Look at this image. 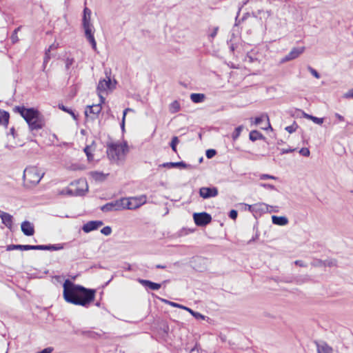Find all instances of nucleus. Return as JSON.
Here are the masks:
<instances>
[{"label": "nucleus", "instance_id": "nucleus-1", "mask_svg": "<svg viewBox=\"0 0 353 353\" xmlns=\"http://www.w3.org/2000/svg\"><path fill=\"white\" fill-rule=\"evenodd\" d=\"M63 288V298L68 303L88 307L94 300L96 290L94 289L75 284L69 279L65 281Z\"/></svg>", "mask_w": 353, "mask_h": 353}, {"label": "nucleus", "instance_id": "nucleus-2", "mask_svg": "<svg viewBox=\"0 0 353 353\" xmlns=\"http://www.w3.org/2000/svg\"><path fill=\"white\" fill-rule=\"evenodd\" d=\"M13 111L24 119L31 131L40 130L45 125L43 116L34 108L15 106Z\"/></svg>", "mask_w": 353, "mask_h": 353}, {"label": "nucleus", "instance_id": "nucleus-3", "mask_svg": "<svg viewBox=\"0 0 353 353\" xmlns=\"http://www.w3.org/2000/svg\"><path fill=\"white\" fill-rule=\"evenodd\" d=\"M13 111L24 119L31 131L40 130L45 125L43 116L34 108L15 106Z\"/></svg>", "mask_w": 353, "mask_h": 353}, {"label": "nucleus", "instance_id": "nucleus-4", "mask_svg": "<svg viewBox=\"0 0 353 353\" xmlns=\"http://www.w3.org/2000/svg\"><path fill=\"white\" fill-rule=\"evenodd\" d=\"M63 249V244H54V245H8L6 247L7 251H11L14 250H49V251H57Z\"/></svg>", "mask_w": 353, "mask_h": 353}, {"label": "nucleus", "instance_id": "nucleus-5", "mask_svg": "<svg viewBox=\"0 0 353 353\" xmlns=\"http://www.w3.org/2000/svg\"><path fill=\"white\" fill-rule=\"evenodd\" d=\"M44 173L41 174L38 168L34 166L26 168L23 171V179L25 186L31 188L39 183Z\"/></svg>", "mask_w": 353, "mask_h": 353}, {"label": "nucleus", "instance_id": "nucleus-6", "mask_svg": "<svg viewBox=\"0 0 353 353\" xmlns=\"http://www.w3.org/2000/svg\"><path fill=\"white\" fill-rule=\"evenodd\" d=\"M126 151H128L126 144L110 143L108 145L107 155L110 159L117 161Z\"/></svg>", "mask_w": 353, "mask_h": 353}, {"label": "nucleus", "instance_id": "nucleus-7", "mask_svg": "<svg viewBox=\"0 0 353 353\" xmlns=\"http://www.w3.org/2000/svg\"><path fill=\"white\" fill-rule=\"evenodd\" d=\"M121 200L123 203V209L135 210L146 203L147 197L145 195H141L135 197L122 198Z\"/></svg>", "mask_w": 353, "mask_h": 353}, {"label": "nucleus", "instance_id": "nucleus-8", "mask_svg": "<svg viewBox=\"0 0 353 353\" xmlns=\"http://www.w3.org/2000/svg\"><path fill=\"white\" fill-rule=\"evenodd\" d=\"M193 219L197 226H205L212 221V216L207 212L194 213Z\"/></svg>", "mask_w": 353, "mask_h": 353}, {"label": "nucleus", "instance_id": "nucleus-9", "mask_svg": "<svg viewBox=\"0 0 353 353\" xmlns=\"http://www.w3.org/2000/svg\"><path fill=\"white\" fill-rule=\"evenodd\" d=\"M84 30L85 37L88 41L91 44L92 48L97 50V43L94 37V27L92 24H82Z\"/></svg>", "mask_w": 353, "mask_h": 353}, {"label": "nucleus", "instance_id": "nucleus-10", "mask_svg": "<svg viewBox=\"0 0 353 353\" xmlns=\"http://www.w3.org/2000/svg\"><path fill=\"white\" fill-rule=\"evenodd\" d=\"M114 85L112 84L110 77H107V79H102L99 81L97 85V91L99 93L101 102L104 101V98L100 94V93L102 92H105L108 90H112L114 88Z\"/></svg>", "mask_w": 353, "mask_h": 353}, {"label": "nucleus", "instance_id": "nucleus-11", "mask_svg": "<svg viewBox=\"0 0 353 353\" xmlns=\"http://www.w3.org/2000/svg\"><path fill=\"white\" fill-rule=\"evenodd\" d=\"M121 199L108 203L101 207V210L104 212L111 211H118L123 209Z\"/></svg>", "mask_w": 353, "mask_h": 353}, {"label": "nucleus", "instance_id": "nucleus-12", "mask_svg": "<svg viewBox=\"0 0 353 353\" xmlns=\"http://www.w3.org/2000/svg\"><path fill=\"white\" fill-rule=\"evenodd\" d=\"M305 49V47L293 48L291 51L281 60V63H283L298 58L304 52Z\"/></svg>", "mask_w": 353, "mask_h": 353}, {"label": "nucleus", "instance_id": "nucleus-13", "mask_svg": "<svg viewBox=\"0 0 353 353\" xmlns=\"http://www.w3.org/2000/svg\"><path fill=\"white\" fill-rule=\"evenodd\" d=\"M218 194V189L216 187H202L199 189V195L204 199L215 197Z\"/></svg>", "mask_w": 353, "mask_h": 353}, {"label": "nucleus", "instance_id": "nucleus-14", "mask_svg": "<svg viewBox=\"0 0 353 353\" xmlns=\"http://www.w3.org/2000/svg\"><path fill=\"white\" fill-rule=\"evenodd\" d=\"M103 225V223L102 221H90L83 225L82 230L84 232L88 233L93 230H97Z\"/></svg>", "mask_w": 353, "mask_h": 353}, {"label": "nucleus", "instance_id": "nucleus-15", "mask_svg": "<svg viewBox=\"0 0 353 353\" xmlns=\"http://www.w3.org/2000/svg\"><path fill=\"white\" fill-rule=\"evenodd\" d=\"M159 167L167 168H192V166L190 164H187L183 161L179 162H168L163 163L159 165Z\"/></svg>", "mask_w": 353, "mask_h": 353}, {"label": "nucleus", "instance_id": "nucleus-16", "mask_svg": "<svg viewBox=\"0 0 353 353\" xmlns=\"http://www.w3.org/2000/svg\"><path fill=\"white\" fill-rule=\"evenodd\" d=\"M318 353H333V349L326 342L323 341H315Z\"/></svg>", "mask_w": 353, "mask_h": 353}, {"label": "nucleus", "instance_id": "nucleus-17", "mask_svg": "<svg viewBox=\"0 0 353 353\" xmlns=\"http://www.w3.org/2000/svg\"><path fill=\"white\" fill-rule=\"evenodd\" d=\"M21 231L26 236H32L34 233V225L28 221H25L21 225Z\"/></svg>", "mask_w": 353, "mask_h": 353}, {"label": "nucleus", "instance_id": "nucleus-18", "mask_svg": "<svg viewBox=\"0 0 353 353\" xmlns=\"http://www.w3.org/2000/svg\"><path fill=\"white\" fill-rule=\"evenodd\" d=\"M0 218L2 223L9 229H11L13 224V216L9 213L1 211Z\"/></svg>", "mask_w": 353, "mask_h": 353}, {"label": "nucleus", "instance_id": "nucleus-19", "mask_svg": "<svg viewBox=\"0 0 353 353\" xmlns=\"http://www.w3.org/2000/svg\"><path fill=\"white\" fill-rule=\"evenodd\" d=\"M138 281L145 288H149L152 290H158L161 287V285L160 283H154L150 280L139 279Z\"/></svg>", "mask_w": 353, "mask_h": 353}, {"label": "nucleus", "instance_id": "nucleus-20", "mask_svg": "<svg viewBox=\"0 0 353 353\" xmlns=\"http://www.w3.org/2000/svg\"><path fill=\"white\" fill-rule=\"evenodd\" d=\"M84 193V190L76 188L75 190H73L70 188H65L61 192V194H67L68 196H81L83 195Z\"/></svg>", "mask_w": 353, "mask_h": 353}, {"label": "nucleus", "instance_id": "nucleus-21", "mask_svg": "<svg viewBox=\"0 0 353 353\" xmlns=\"http://www.w3.org/2000/svg\"><path fill=\"white\" fill-rule=\"evenodd\" d=\"M272 221L274 225L283 226L288 223V219L285 216H272Z\"/></svg>", "mask_w": 353, "mask_h": 353}, {"label": "nucleus", "instance_id": "nucleus-22", "mask_svg": "<svg viewBox=\"0 0 353 353\" xmlns=\"http://www.w3.org/2000/svg\"><path fill=\"white\" fill-rule=\"evenodd\" d=\"M10 114L5 110H0V125L7 126L9 122Z\"/></svg>", "mask_w": 353, "mask_h": 353}, {"label": "nucleus", "instance_id": "nucleus-23", "mask_svg": "<svg viewBox=\"0 0 353 353\" xmlns=\"http://www.w3.org/2000/svg\"><path fill=\"white\" fill-rule=\"evenodd\" d=\"M101 111V106L99 105H93L91 106H88L86 109L85 113V115L88 116V114H98Z\"/></svg>", "mask_w": 353, "mask_h": 353}, {"label": "nucleus", "instance_id": "nucleus-24", "mask_svg": "<svg viewBox=\"0 0 353 353\" xmlns=\"http://www.w3.org/2000/svg\"><path fill=\"white\" fill-rule=\"evenodd\" d=\"M91 11L89 8L85 7L83 9V14L82 19V24H92L90 22Z\"/></svg>", "mask_w": 353, "mask_h": 353}, {"label": "nucleus", "instance_id": "nucleus-25", "mask_svg": "<svg viewBox=\"0 0 353 353\" xmlns=\"http://www.w3.org/2000/svg\"><path fill=\"white\" fill-rule=\"evenodd\" d=\"M205 98V94L201 93H192L190 95V99L196 103L203 102Z\"/></svg>", "mask_w": 353, "mask_h": 353}, {"label": "nucleus", "instance_id": "nucleus-26", "mask_svg": "<svg viewBox=\"0 0 353 353\" xmlns=\"http://www.w3.org/2000/svg\"><path fill=\"white\" fill-rule=\"evenodd\" d=\"M249 137L252 141H255L259 139H264L263 135L261 132H258L257 130L251 131L250 132Z\"/></svg>", "mask_w": 353, "mask_h": 353}, {"label": "nucleus", "instance_id": "nucleus-27", "mask_svg": "<svg viewBox=\"0 0 353 353\" xmlns=\"http://www.w3.org/2000/svg\"><path fill=\"white\" fill-rule=\"evenodd\" d=\"M58 107L60 110H63V112H68V114H70L74 120L77 119V115L74 113V112L71 108H69L63 104H59Z\"/></svg>", "mask_w": 353, "mask_h": 353}, {"label": "nucleus", "instance_id": "nucleus-28", "mask_svg": "<svg viewBox=\"0 0 353 353\" xmlns=\"http://www.w3.org/2000/svg\"><path fill=\"white\" fill-rule=\"evenodd\" d=\"M180 104L177 101H174L170 105L169 110L171 113L174 114L180 110Z\"/></svg>", "mask_w": 353, "mask_h": 353}, {"label": "nucleus", "instance_id": "nucleus-29", "mask_svg": "<svg viewBox=\"0 0 353 353\" xmlns=\"http://www.w3.org/2000/svg\"><path fill=\"white\" fill-rule=\"evenodd\" d=\"M90 175L94 180L99 181H103L105 178L103 173L96 171L90 172Z\"/></svg>", "mask_w": 353, "mask_h": 353}, {"label": "nucleus", "instance_id": "nucleus-30", "mask_svg": "<svg viewBox=\"0 0 353 353\" xmlns=\"http://www.w3.org/2000/svg\"><path fill=\"white\" fill-rule=\"evenodd\" d=\"M303 117L305 118H307V119H309L312 120L313 122H314L316 124H322L323 122V119L322 118L316 117H314L312 115H310L308 114H306L305 112H303Z\"/></svg>", "mask_w": 353, "mask_h": 353}, {"label": "nucleus", "instance_id": "nucleus-31", "mask_svg": "<svg viewBox=\"0 0 353 353\" xmlns=\"http://www.w3.org/2000/svg\"><path fill=\"white\" fill-rule=\"evenodd\" d=\"M243 125H239L237 128H235L234 131L233 132L232 134V137L234 140H236L238 139V137L240 136L241 131L243 130Z\"/></svg>", "mask_w": 353, "mask_h": 353}, {"label": "nucleus", "instance_id": "nucleus-32", "mask_svg": "<svg viewBox=\"0 0 353 353\" xmlns=\"http://www.w3.org/2000/svg\"><path fill=\"white\" fill-rule=\"evenodd\" d=\"M298 127L299 126L297 123L295 121H294V123L291 125L285 127V130L290 134H292L297 130Z\"/></svg>", "mask_w": 353, "mask_h": 353}, {"label": "nucleus", "instance_id": "nucleus-33", "mask_svg": "<svg viewBox=\"0 0 353 353\" xmlns=\"http://www.w3.org/2000/svg\"><path fill=\"white\" fill-rule=\"evenodd\" d=\"M132 111V109L131 108H125L124 110H123V118H122V121H121V128L122 129V130L123 131L124 129H125V117H126V114L127 112H131Z\"/></svg>", "mask_w": 353, "mask_h": 353}, {"label": "nucleus", "instance_id": "nucleus-34", "mask_svg": "<svg viewBox=\"0 0 353 353\" xmlns=\"http://www.w3.org/2000/svg\"><path fill=\"white\" fill-rule=\"evenodd\" d=\"M179 140L177 137H173L170 143V147L174 152H176V145L179 143Z\"/></svg>", "mask_w": 353, "mask_h": 353}, {"label": "nucleus", "instance_id": "nucleus-35", "mask_svg": "<svg viewBox=\"0 0 353 353\" xmlns=\"http://www.w3.org/2000/svg\"><path fill=\"white\" fill-rule=\"evenodd\" d=\"M324 267H334L336 266L337 262L336 259H330L323 261Z\"/></svg>", "mask_w": 353, "mask_h": 353}, {"label": "nucleus", "instance_id": "nucleus-36", "mask_svg": "<svg viewBox=\"0 0 353 353\" xmlns=\"http://www.w3.org/2000/svg\"><path fill=\"white\" fill-rule=\"evenodd\" d=\"M311 265L314 267H324V262L321 259H314Z\"/></svg>", "mask_w": 353, "mask_h": 353}, {"label": "nucleus", "instance_id": "nucleus-37", "mask_svg": "<svg viewBox=\"0 0 353 353\" xmlns=\"http://www.w3.org/2000/svg\"><path fill=\"white\" fill-rule=\"evenodd\" d=\"M216 154V151L214 149H208L206 150L205 155L208 159L213 158Z\"/></svg>", "mask_w": 353, "mask_h": 353}, {"label": "nucleus", "instance_id": "nucleus-38", "mask_svg": "<svg viewBox=\"0 0 353 353\" xmlns=\"http://www.w3.org/2000/svg\"><path fill=\"white\" fill-rule=\"evenodd\" d=\"M191 314L196 319L205 320V316L195 311H191Z\"/></svg>", "mask_w": 353, "mask_h": 353}, {"label": "nucleus", "instance_id": "nucleus-39", "mask_svg": "<svg viewBox=\"0 0 353 353\" xmlns=\"http://www.w3.org/2000/svg\"><path fill=\"white\" fill-rule=\"evenodd\" d=\"M101 232L105 236H108L112 232V228L110 226H105L101 229Z\"/></svg>", "mask_w": 353, "mask_h": 353}, {"label": "nucleus", "instance_id": "nucleus-40", "mask_svg": "<svg viewBox=\"0 0 353 353\" xmlns=\"http://www.w3.org/2000/svg\"><path fill=\"white\" fill-rule=\"evenodd\" d=\"M307 70L310 71V72L316 79H319L320 78V74L319 73L315 70L313 68H312L311 66H308L307 67Z\"/></svg>", "mask_w": 353, "mask_h": 353}, {"label": "nucleus", "instance_id": "nucleus-41", "mask_svg": "<svg viewBox=\"0 0 353 353\" xmlns=\"http://www.w3.org/2000/svg\"><path fill=\"white\" fill-rule=\"evenodd\" d=\"M300 154H301L303 157H309L310 156V150L307 148H303L299 150Z\"/></svg>", "mask_w": 353, "mask_h": 353}, {"label": "nucleus", "instance_id": "nucleus-42", "mask_svg": "<svg viewBox=\"0 0 353 353\" xmlns=\"http://www.w3.org/2000/svg\"><path fill=\"white\" fill-rule=\"evenodd\" d=\"M84 152L86 154V156L88 157V159L89 161L92 160L93 157H92V154L90 152V146H86L84 148Z\"/></svg>", "mask_w": 353, "mask_h": 353}, {"label": "nucleus", "instance_id": "nucleus-43", "mask_svg": "<svg viewBox=\"0 0 353 353\" xmlns=\"http://www.w3.org/2000/svg\"><path fill=\"white\" fill-rule=\"evenodd\" d=\"M238 212L236 210H232L229 212V217L232 220H235L237 218Z\"/></svg>", "mask_w": 353, "mask_h": 353}, {"label": "nucleus", "instance_id": "nucleus-44", "mask_svg": "<svg viewBox=\"0 0 353 353\" xmlns=\"http://www.w3.org/2000/svg\"><path fill=\"white\" fill-rule=\"evenodd\" d=\"M260 179L261 180H265V179H276L277 178L272 175L263 174L260 176Z\"/></svg>", "mask_w": 353, "mask_h": 353}, {"label": "nucleus", "instance_id": "nucleus-45", "mask_svg": "<svg viewBox=\"0 0 353 353\" xmlns=\"http://www.w3.org/2000/svg\"><path fill=\"white\" fill-rule=\"evenodd\" d=\"M343 97L345 99H353V89L349 90L343 94Z\"/></svg>", "mask_w": 353, "mask_h": 353}, {"label": "nucleus", "instance_id": "nucleus-46", "mask_svg": "<svg viewBox=\"0 0 353 353\" xmlns=\"http://www.w3.org/2000/svg\"><path fill=\"white\" fill-rule=\"evenodd\" d=\"M74 59L72 58H67L65 60V68L68 70L70 67L73 64Z\"/></svg>", "mask_w": 353, "mask_h": 353}, {"label": "nucleus", "instance_id": "nucleus-47", "mask_svg": "<svg viewBox=\"0 0 353 353\" xmlns=\"http://www.w3.org/2000/svg\"><path fill=\"white\" fill-rule=\"evenodd\" d=\"M17 31V30H15L11 36V40L13 43L17 42L19 40Z\"/></svg>", "mask_w": 353, "mask_h": 353}, {"label": "nucleus", "instance_id": "nucleus-48", "mask_svg": "<svg viewBox=\"0 0 353 353\" xmlns=\"http://www.w3.org/2000/svg\"><path fill=\"white\" fill-rule=\"evenodd\" d=\"M261 186L270 190H276V188L274 185L269 183H261Z\"/></svg>", "mask_w": 353, "mask_h": 353}, {"label": "nucleus", "instance_id": "nucleus-49", "mask_svg": "<svg viewBox=\"0 0 353 353\" xmlns=\"http://www.w3.org/2000/svg\"><path fill=\"white\" fill-rule=\"evenodd\" d=\"M163 301L174 307L179 308V307H181V305L177 303L172 302V301H167V300H163Z\"/></svg>", "mask_w": 353, "mask_h": 353}, {"label": "nucleus", "instance_id": "nucleus-50", "mask_svg": "<svg viewBox=\"0 0 353 353\" xmlns=\"http://www.w3.org/2000/svg\"><path fill=\"white\" fill-rule=\"evenodd\" d=\"M161 330H162L165 334H168L169 332V326L166 323H164L161 327Z\"/></svg>", "mask_w": 353, "mask_h": 353}, {"label": "nucleus", "instance_id": "nucleus-51", "mask_svg": "<svg viewBox=\"0 0 353 353\" xmlns=\"http://www.w3.org/2000/svg\"><path fill=\"white\" fill-rule=\"evenodd\" d=\"M263 205L265 206L266 209L268 210H269L270 212H278V210L274 209V207H273L272 205H269L267 204H263Z\"/></svg>", "mask_w": 353, "mask_h": 353}, {"label": "nucleus", "instance_id": "nucleus-52", "mask_svg": "<svg viewBox=\"0 0 353 353\" xmlns=\"http://www.w3.org/2000/svg\"><path fill=\"white\" fill-rule=\"evenodd\" d=\"M263 121V117H257L254 119V124L258 125Z\"/></svg>", "mask_w": 353, "mask_h": 353}, {"label": "nucleus", "instance_id": "nucleus-53", "mask_svg": "<svg viewBox=\"0 0 353 353\" xmlns=\"http://www.w3.org/2000/svg\"><path fill=\"white\" fill-rule=\"evenodd\" d=\"M50 52L46 51L45 54V57L43 60V64L45 65L48 61L50 60Z\"/></svg>", "mask_w": 353, "mask_h": 353}, {"label": "nucleus", "instance_id": "nucleus-54", "mask_svg": "<svg viewBox=\"0 0 353 353\" xmlns=\"http://www.w3.org/2000/svg\"><path fill=\"white\" fill-rule=\"evenodd\" d=\"M219 30V27H215L212 31V32L210 34V37L212 38V39H214L216 34H217V32Z\"/></svg>", "mask_w": 353, "mask_h": 353}, {"label": "nucleus", "instance_id": "nucleus-55", "mask_svg": "<svg viewBox=\"0 0 353 353\" xmlns=\"http://www.w3.org/2000/svg\"><path fill=\"white\" fill-rule=\"evenodd\" d=\"M294 150H295V149H292L290 148H288V149H282L281 150V154L292 152Z\"/></svg>", "mask_w": 353, "mask_h": 353}, {"label": "nucleus", "instance_id": "nucleus-56", "mask_svg": "<svg viewBox=\"0 0 353 353\" xmlns=\"http://www.w3.org/2000/svg\"><path fill=\"white\" fill-rule=\"evenodd\" d=\"M294 263L296 265H299L300 267H306V264L301 261V260H297V261H295Z\"/></svg>", "mask_w": 353, "mask_h": 353}, {"label": "nucleus", "instance_id": "nucleus-57", "mask_svg": "<svg viewBox=\"0 0 353 353\" xmlns=\"http://www.w3.org/2000/svg\"><path fill=\"white\" fill-rule=\"evenodd\" d=\"M335 117L341 121H344V117L339 113H335Z\"/></svg>", "mask_w": 353, "mask_h": 353}, {"label": "nucleus", "instance_id": "nucleus-58", "mask_svg": "<svg viewBox=\"0 0 353 353\" xmlns=\"http://www.w3.org/2000/svg\"><path fill=\"white\" fill-rule=\"evenodd\" d=\"M56 48H57V46H55L54 44H52L49 47V48L47 51L50 52V50L55 49Z\"/></svg>", "mask_w": 353, "mask_h": 353}, {"label": "nucleus", "instance_id": "nucleus-59", "mask_svg": "<svg viewBox=\"0 0 353 353\" xmlns=\"http://www.w3.org/2000/svg\"><path fill=\"white\" fill-rule=\"evenodd\" d=\"M156 268L158 269H165L166 268V266L163 265H157Z\"/></svg>", "mask_w": 353, "mask_h": 353}, {"label": "nucleus", "instance_id": "nucleus-60", "mask_svg": "<svg viewBox=\"0 0 353 353\" xmlns=\"http://www.w3.org/2000/svg\"><path fill=\"white\" fill-rule=\"evenodd\" d=\"M241 9V8H239V11H238V13H237V16L236 17V21H237L238 16H239V13H240Z\"/></svg>", "mask_w": 353, "mask_h": 353}, {"label": "nucleus", "instance_id": "nucleus-61", "mask_svg": "<svg viewBox=\"0 0 353 353\" xmlns=\"http://www.w3.org/2000/svg\"><path fill=\"white\" fill-rule=\"evenodd\" d=\"M185 310H187L188 312H189L190 314H191V311H193L192 309L189 308L187 307V308H185Z\"/></svg>", "mask_w": 353, "mask_h": 353}, {"label": "nucleus", "instance_id": "nucleus-62", "mask_svg": "<svg viewBox=\"0 0 353 353\" xmlns=\"http://www.w3.org/2000/svg\"><path fill=\"white\" fill-rule=\"evenodd\" d=\"M127 270L130 271L131 270V265L128 264V268H126Z\"/></svg>", "mask_w": 353, "mask_h": 353}, {"label": "nucleus", "instance_id": "nucleus-63", "mask_svg": "<svg viewBox=\"0 0 353 353\" xmlns=\"http://www.w3.org/2000/svg\"><path fill=\"white\" fill-rule=\"evenodd\" d=\"M14 128H12L10 129V133H11V134H14Z\"/></svg>", "mask_w": 353, "mask_h": 353}, {"label": "nucleus", "instance_id": "nucleus-64", "mask_svg": "<svg viewBox=\"0 0 353 353\" xmlns=\"http://www.w3.org/2000/svg\"><path fill=\"white\" fill-rule=\"evenodd\" d=\"M179 308H181V309H183V310H185V308H187V307H186V306H184V305H181V307H179Z\"/></svg>", "mask_w": 353, "mask_h": 353}]
</instances>
